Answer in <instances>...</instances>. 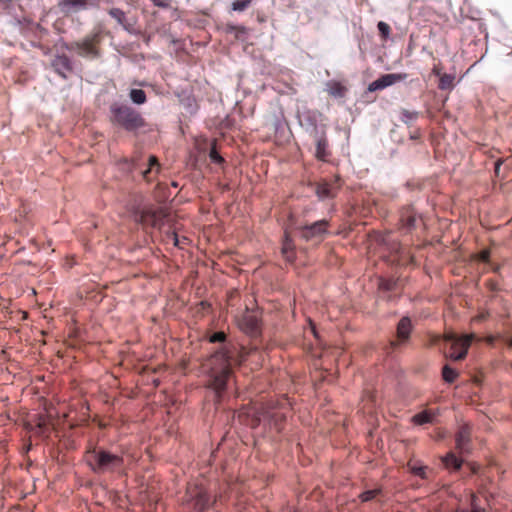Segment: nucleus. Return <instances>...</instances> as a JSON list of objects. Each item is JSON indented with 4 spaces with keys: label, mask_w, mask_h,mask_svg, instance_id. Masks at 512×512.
<instances>
[{
    "label": "nucleus",
    "mask_w": 512,
    "mask_h": 512,
    "mask_svg": "<svg viewBox=\"0 0 512 512\" xmlns=\"http://www.w3.org/2000/svg\"><path fill=\"white\" fill-rule=\"evenodd\" d=\"M247 353L244 350L237 351L235 347L224 346L216 351L208 360L210 368V384L217 401H221L228 381L232 375V364H241L245 361Z\"/></svg>",
    "instance_id": "1"
},
{
    "label": "nucleus",
    "mask_w": 512,
    "mask_h": 512,
    "mask_svg": "<svg viewBox=\"0 0 512 512\" xmlns=\"http://www.w3.org/2000/svg\"><path fill=\"white\" fill-rule=\"evenodd\" d=\"M217 497L202 483H190L183 498L184 512H217Z\"/></svg>",
    "instance_id": "2"
},
{
    "label": "nucleus",
    "mask_w": 512,
    "mask_h": 512,
    "mask_svg": "<svg viewBox=\"0 0 512 512\" xmlns=\"http://www.w3.org/2000/svg\"><path fill=\"white\" fill-rule=\"evenodd\" d=\"M85 459L90 469L97 474L119 471L123 468L124 459L103 447H93L86 452Z\"/></svg>",
    "instance_id": "3"
},
{
    "label": "nucleus",
    "mask_w": 512,
    "mask_h": 512,
    "mask_svg": "<svg viewBox=\"0 0 512 512\" xmlns=\"http://www.w3.org/2000/svg\"><path fill=\"white\" fill-rule=\"evenodd\" d=\"M109 120L115 127L132 132L146 125L142 115L127 104L114 102L109 107Z\"/></svg>",
    "instance_id": "4"
},
{
    "label": "nucleus",
    "mask_w": 512,
    "mask_h": 512,
    "mask_svg": "<svg viewBox=\"0 0 512 512\" xmlns=\"http://www.w3.org/2000/svg\"><path fill=\"white\" fill-rule=\"evenodd\" d=\"M102 42V32L100 30L85 36L82 40L71 42L66 45L69 51H75L79 56L89 59L100 57V44Z\"/></svg>",
    "instance_id": "5"
},
{
    "label": "nucleus",
    "mask_w": 512,
    "mask_h": 512,
    "mask_svg": "<svg viewBox=\"0 0 512 512\" xmlns=\"http://www.w3.org/2000/svg\"><path fill=\"white\" fill-rule=\"evenodd\" d=\"M132 213L135 221L145 228H160L167 217V213L163 208H153L152 206H145L143 208L133 207Z\"/></svg>",
    "instance_id": "6"
},
{
    "label": "nucleus",
    "mask_w": 512,
    "mask_h": 512,
    "mask_svg": "<svg viewBox=\"0 0 512 512\" xmlns=\"http://www.w3.org/2000/svg\"><path fill=\"white\" fill-rule=\"evenodd\" d=\"M237 324L247 335L257 337L261 332V313L257 309L246 307L242 315L237 318Z\"/></svg>",
    "instance_id": "7"
},
{
    "label": "nucleus",
    "mask_w": 512,
    "mask_h": 512,
    "mask_svg": "<svg viewBox=\"0 0 512 512\" xmlns=\"http://www.w3.org/2000/svg\"><path fill=\"white\" fill-rule=\"evenodd\" d=\"M329 221L322 219L311 224L299 227L300 236L305 241L319 243L324 240L328 233Z\"/></svg>",
    "instance_id": "8"
},
{
    "label": "nucleus",
    "mask_w": 512,
    "mask_h": 512,
    "mask_svg": "<svg viewBox=\"0 0 512 512\" xmlns=\"http://www.w3.org/2000/svg\"><path fill=\"white\" fill-rule=\"evenodd\" d=\"M474 337V334L464 335L462 337L453 334L447 335L445 339L451 343L449 357L456 361L464 359Z\"/></svg>",
    "instance_id": "9"
},
{
    "label": "nucleus",
    "mask_w": 512,
    "mask_h": 512,
    "mask_svg": "<svg viewBox=\"0 0 512 512\" xmlns=\"http://www.w3.org/2000/svg\"><path fill=\"white\" fill-rule=\"evenodd\" d=\"M342 187L341 178L336 175L332 180H322L316 184L315 193L320 200L333 199Z\"/></svg>",
    "instance_id": "10"
},
{
    "label": "nucleus",
    "mask_w": 512,
    "mask_h": 512,
    "mask_svg": "<svg viewBox=\"0 0 512 512\" xmlns=\"http://www.w3.org/2000/svg\"><path fill=\"white\" fill-rule=\"evenodd\" d=\"M471 435L472 429L469 424L464 423L459 427L455 435V442L456 449L460 454H467L471 451Z\"/></svg>",
    "instance_id": "11"
},
{
    "label": "nucleus",
    "mask_w": 512,
    "mask_h": 512,
    "mask_svg": "<svg viewBox=\"0 0 512 512\" xmlns=\"http://www.w3.org/2000/svg\"><path fill=\"white\" fill-rule=\"evenodd\" d=\"M407 78L406 73H390L382 75L377 80L373 81L369 84L368 90L370 92H374L377 90H382L388 86H391L397 82L403 81Z\"/></svg>",
    "instance_id": "12"
},
{
    "label": "nucleus",
    "mask_w": 512,
    "mask_h": 512,
    "mask_svg": "<svg viewBox=\"0 0 512 512\" xmlns=\"http://www.w3.org/2000/svg\"><path fill=\"white\" fill-rule=\"evenodd\" d=\"M412 330V324L409 317H403L397 325V340L391 341L390 345L392 348H396L398 345L405 343L410 336Z\"/></svg>",
    "instance_id": "13"
},
{
    "label": "nucleus",
    "mask_w": 512,
    "mask_h": 512,
    "mask_svg": "<svg viewBox=\"0 0 512 512\" xmlns=\"http://www.w3.org/2000/svg\"><path fill=\"white\" fill-rule=\"evenodd\" d=\"M417 213L412 206H404L400 210L399 222L401 228L411 231L416 226Z\"/></svg>",
    "instance_id": "14"
},
{
    "label": "nucleus",
    "mask_w": 512,
    "mask_h": 512,
    "mask_svg": "<svg viewBox=\"0 0 512 512\" xmlns=\"http://www.w3.org/2000/svg\"><path fill=\"white\" fill-rule=\"evenodd\" d=\"M314 139L316 143V158L320 161H326L330 156V152L328 150V139L325 132L322 131L319 133L315 130Z\"/></svg>",
    "instance_id": "15"
},
{
    "label": "nucleus",
    "mask_w": 512,
    "mask_h": 512,
    "mask_svg": "<svg viewBox=\"0 0 512 512\" xmlns=\"http://www.w3.org/2000/svg\"><path fill=\"white\" fill-rule=\"evenodd\" d=\"M281 252L287 261L292 262L295 259V244L287 230L284 232Z\"/></svg>",
    "instance_id": "16"
},
{
    "label": "nucleus",
    "mask_w": 512,
    "mask_h": 512,
    "mask_svg": "<svg viewBox=\"0 0 512 512\" xmlns=\"http://www.w3.org/2000/svg\"><path fill=\"white\" fill-rule=\"evenodd\" d=\"M52 430V421L48 415H38L35 433L41 437H49Z\"/></svg>",
    "instance_id": "17"
},
{
    "label": "nucleus",
    "mask_w": 512,
    "mask_h": 512,
    "mask_svg": "<svg viewBox=\"0 0 512 512\" xmlns=\"http://www.w3.org/2000/svg\"><path fill=\"white\" fill-rule=\"evenodd\" d=\"M52 65H53L55 71L63 78H66V74H65L66 71L70 72L72 70L70 60L66 56L57 57L53 61Z\"/></svg>",
    "instance_id": "18"
},
{
    "label": "nucleus",
    "mask_w": 512,
    "mask_h": 512,
    "mask_svg": "<svg viewBox=\"0 0 512 512\" xmlns=\"http://www.w3.org/2000/svg\"><path fill=\"white\" fill-rule=\"evenodd\" d=\"M436 416H437V413L435 411L424 410L420 413L415 414L412 417V422L415 425H423V424H427V423H433Z\"/></svg>",
    "instance_id": "19"
},
{
    "label": "nucleus",
    "mask_w": 512,
    "mask_h": 512,
    "mask_svg": "<svg viewBox=\"0 0 512 512\" xmlns=\"http://www.w3.org/2000/svg\"><path fill=\"white\" fill-rule=\"evenodd\" d=\"M442 462L444 466L451 471H458L462 466V459L458 458L453 452L447 453L443 458Z\"/></svg>",
    "instance_id": "20"
},
{
    "label": "nucleus",
    "mask_w": 512,
    "mask_h": 512,
    "mask_svg": "<svg viewBox=\"0 0 512 512\" xmlns=\"http://www.w3.org/2000/svg\"><path fill=\"white\" fill-rule=\"evenodd\" d=\"M327 92L335 98H343L346 95L347 88L338 81H329L327 83Z\"/></svg>",
    "instance_id": "21"
},
{
    "label": "nucleus",
    "mask_w": 512,
    "mask_h": 512,
    "mask_svg": "<svg viewBox=\"0 0 512 512\" xmlns=\"http://www.w3.org/2000/svg\"><path fill=\"white\" fill-rule=\"evenodd\" d=\"M159 168H160V164L158 162L157 157L151 155L148 160V168L142 172L143 178L146 181H151L152 180L151 174L153 173L154 169H155V174H157L159 171Z\"/></svg>",
    "instance_id": "22"
},
{
    "label": "nucleus",
    "mask_w": 512,
    "mask_h": 512,
    "mask_svg": "<svg viewBox=\"0 0 512 512\" xmlns=\"http://www.w3.org/2000/svg\"><path fill=\"white\" fill-rule=\"evenodd\" d=\"M455 85V76L452 74L444 73L439 78L438 88L440 90H452Z\"/></svg>",
    "instance_id": "23"
},
{
    "label": "nucleus",
    "mask_w": 512,
    "mask_h": 512,
    "mask_svg": "<svg viewBox=\"0 0 512 512\" xmlns=\"http://www.w3.org/2000/svg\"><path fill=\"white\" fill-rule=\"evenodd\" d=\"M419 117V112L417 111H410L408 109H401L400 110V120L405 123L406 125H410L412 122L417 120Z\"/></svg>",
    "instance_id": "24"
},
{
    "label": "nucleus",
    "mask_w": 512,
    "mask_h": 512,
    "mask_svg": "<svg viewBox=\"0 0 512 512\" xmlns=\"http://www.w3.org/2000/svg\"><path fill=\"white\" fill-rule=\"evenodd\" d=\"M109 15L114 18L121 26L124 28L127 27L126 25V14L123 10L119 8H111L108 11Z\"/></svg>",
    "instance_id": "25"
},
{
    "label": "nucleus",
    "mask_w": 512,
    "mask_h": 512,
    "mask_svg": "<svg viewBox=\"0 0 512 512\" xmlns=\"http://www.w3.org/2000/svg\"><path fill=\"white\" fill-rule=\"evenodd\" d=\"M129 96L135 104L140 105L146 102V93L142 89H132Z\"/></svg>",
    "instance_id": "26"
},
{
    "label": "nucleus",
    "mask_w": 512,
    "mask_h": 512,
    "mask_svg": "<svg viewBox=\"0 0 512 512\" xmlns=\"http://www.w3.org/2000/svg\"><path fill=\"white\" fill-rule=\"evenodd\" d=\"M443 379L448 383H453L458 377V373L455 369L448 365H445L442 370Z\"/></svg>",
    "instance_id": "27"
},
{
    "label": "nucleus",
    "mask_w": 512,
    "mask_h": 512,
    "mask_svg": "<svg viewBox=\"0 0 512 512\" xmlns=\"http://www.w3.org/2000/svg\"><path fill=\"white\" fill-rule=\"evenodd\" d=\"M377 28H378L381 39L386 41L389 38L390 33H391L390 26L386 22L380 21L377 24Z\"/></svg>",
    "instance_id": "28"
},
{
    "label": "nucleus",
    "mask_w": 512,
    "mask_h": 512,
    "mask_svg": "<svg viewBox=\"0 0 512 512\" xmlns=\"http://www.w3.org/2000/svg\"><path fill=\"white\" fill-rule=\"evenodd\" d=\"M409 466H410L411 472L414 475L419 476L422 479L428 478V475H427L428 467L427 466H421V465H409Z\"/></svg>",
    "instance_id": "29"
},
{
    "label": "nucleus",
    "mask_w": 512,
    "mask_h": 512,
    "mask_svg": "<svg viewBox=\"0 0 512 512\" xmlns=\"http://www.w3.org/2000/svg\"><path fill=\"white\" fill-rule=\"evenodd\" d=\"M168 238L172 240L174 246H176L180 249H183L184 246L188 242V238H186V237L179 238L175 232L168 234Z\"/></svg>",
    "instance_id": "30"
},
{
    "label": "nucleus",
    "mask_w": 512,
    "mask_h": 512,
    "mask_svg": "<svg viewBox=\"0 0 512 512\" xmlns=\"http://www.w3.org/2000/svg\"><path fill=\"white\" fill-rule=\"evenodd\" d=\"M252 3V0H236L232 3V9L234 11L242 12L246 10L250 4Z\"/></svg>",
    "instance_id": "31"
},
{
    "label": "nucleus",
    "mask_w": 512,
    "mask_h": 512,
    "mask_svg": "<svg viewBox=\"0 0 512 512\" xmlns=\"http://www.w3.org/2000/svg\"><path fill=\"white\" fill-rule=\"evenodd\" d=\"M379 493L378 490H367L360 494V499L362 502H368L376 497Z\"/></svg>",
    "instance_id": "32"
},
{
    "label": "nucleus",
    "mask_w": 512,
    "mask_h": 512,
    "mask_svg": "<svg viewBox=\"0 0 512 512\" xmlns=\"http://www.w3.org/2000/svg\"><path fill=\"white\" fill-rule=\"evenodd\" d=\"M226 339V334L222 331L220 332H216L214 334H212L209 338V341L211 343H216V342H224Z\"/></svg>",
    "instance_id": "33"
},
{
    "label": "nucleus",
    "mask_w": 512,
    "mask_h": 512,
    "mask_svg": "<svg viewBox=\"0 0 512 512\" xmlns=\"http://www.w3.org/2000/svg\"><path fill=\"white\" fill-rule=\"evenodd\" d=\"M209 157L214 163H222L224 162L223 157L217 152V150L213 147L209 153Z\"/></svg>",
    "instance_id": "34"
},
{
    "label": "nucleus",
    "mask_w": 512,
    "mask_h": 512,
    "mask_svg": "<svg viewBox=\"0 0 512 512\" xmlns=\"http://www.w3.org/2000/svg\"><path fill=\"white\" fill-rule=\"evenodd\" d=\"M380 288L383 289V290H387V291H390V290H393L394 289V286H395V282L392 281V280H385V279H382L380 281V284H379Z\"/></svg>",
    "instance_id": "35"
},
{
    "label": "nucleus",
    "mask_w": 512,
    "mask_h": 512,
    "mask_svg": "<svg viewBox=\"0 0 512 512\" xmlns=\"http://www.w3.org/2000/svg\"><path fill=\"white\" fill-rule=\"evenodd\" d=\"M477 259L484 263H490V251L488 249L482 250L478 255Z\"/></svg>",
    "instance_id": "36"
},
{
    "label": "nucleus",
    "mask_w": 512,
    "mask_h": 512,
    "mask_svg": "<svg viewBox=\"0 0 512 512\" xmlns=\"http://www.w3.org/2000/svg\"><path fill=\"white\" fill-rule=\"evenodd\" d=\"M476 496H472V501H471V506H472V509L471 510H468V509H460L458 510L457 512H482L483 510L480 509L476 503Z\"/></svg>",
    "instance_id": "37"
},
{
    "label": "nucleus",
    "mask_w": 512,
    "mask_h": 512,
    "mask_svg": "<svg viewBox=\"0 0 512 512\" xmlns=\"http://www.w3.org/2000/svg\"><path fill=\"white\" fill-rule=\"evenodd\" d=\"M65 5L68 6H81L84 7L86 5V0H63Z\"/></svg>",
    "instance_id": "38"
},
{
    "label": "nucleus",
    "mask_w": 512,
    "mask_h": 512,
    "mask_svg": "<svg viewBox=\"0 0 512 512\" xmlns=\"http://www.w3.org/2000/svg\"><path fill=\"white\" fill-rule=\"evenodd\" d=\"M499 339H502L503 340V337L500 335V334H497V335H489L485 338V342L490 345V346H493L495 344V342Z\"/></svg>",
    "instance_id": "39"
},
{
    "label": "nucleus",
    "mask_w": 512,
    "mask_h": 512,
    "mask_svg": "<svg viewBox=\"0 0 512 512\" xmlns=\"http://www.w3.org/2000/svg\"><path fill=\"white\" fill-rule=\"evenodd\" d=\"M432 74L438 76L439 78L444 74L442 73V67L440 64H436L432 68Z\"/></svg>",
    "instance_id": "40"
},
{
    "label": "nucleus",
    "mask_w": 512,
    "mask_h": 512,
    "mask_svg": "<svg viewBox=\"0 0 512 512\" xmlns=\"http://www.w3.org/2000/svg\"><path fill=\"white\" fill-rule=\"evenodd\" d=\"M155 6L167 8L169 6V0H151Z\"/></svg>",
    "instance_id": "41"
},
{
    "label": "nucleus",
    "mask_w": 512,
    "mask_h": 512,
    "mask_svg": "<svg viewBox=\"0 0 512 512\" xmlns=\"http://www.w3.org/2000/svg\"><path fill=\"white\" fill-rule=\"evenodd\" d=\"M501 165H502V160H498L495 163V173H496V175H499V170H500Z\"/></svg>",
    "instance_id": "42"
},
{
    "label": "nucleus",
    "mask_w": 512,
    "mask_h": 512,
    "mask_svg": "<svg viewBox=\"0 0 512 512\" xmlns=\"http://www.w3.org/2000/svg\"><path fill=\"white\" fill-rule=\"evenodd\" d=\"M478 469H479V467H478V466H476L475 464L471 465V471H472V473H474V474L478 473Z\"/></svg>",
    "instance_id": "43"
},
{
    "label": "nucleus",
    "mask_w": 512,
    "mask_h": 512,
    "mask_svg": "<svg viewBox=\"0 0 512 512\" xmlns=\"http://www.w3.org/2000/svg\"><path fill=\"white\" fill-rule=\"evenodd\" d=\"M492 270H493L494 272H496V273H497V272H499V270H500V265H494V266H492Z\"/></svg>",
    "instance_id": "44"
},
{
    "label": "nucleus",
    "mask_w": 512,
    "mask_h": 512,
    "mask_svg": "<svg viewBox=\"0 0 512 512\" xmlns=\"http://www.w3.org/2000/svg\"><path fill=\"white\" fill-rule=\"evenodd\" d=\"M503 340L507 343V345H508L509 347H512V338H511V339H505V338H503Z\"/></svg>",
    "instance_id": "45"
}]
</instances>
